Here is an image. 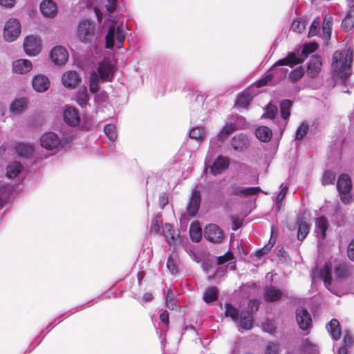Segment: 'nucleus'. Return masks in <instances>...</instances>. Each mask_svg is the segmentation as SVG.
Here are the masks:
<instances>
[{"mask_svg": "<svg viewBox=\"0 0 354 354\" xmlns=\"http://www.w3.org/2000/svg\"><path fill=\"white\" fill-rule=\"evenodd\" d=\"M257 138L261 142H269L272 136V130L266 126H260L255 131Z\"/></svg>", "mask_w": 354, "mask_h": 354, "instance_id": "c756f323", "label": "nucleus"}, {"mask_svg": "<svg viewBox=\"0 0 354 354\" xmlns=\"http://www.w3.org/2000/svg\"><path fill=\"white\" fill-rule=\"evenodd\" d=\"M233 255L231 252H227L224 255L220 256L217 258V263L218 265H223L227 261L232 259Z\"/></svg>", "mask_w": 354, "mask_h": 354, "instance_id": "bf43d9fd", "label": "nucleus"}, {"mask_svg": "<svg viewBox=\"0 0 354 354\" xmlns=\"http://www.w3.org/2000/svg\"><path fill=\"white\" fill-rule=\"evenodd\" d=\"M261 192L259 187H243L236 185L231 186L229 193L231 196H252L256 195Z\"/></svg>", "mask_w": 354, "mask_h": 354, "instance_id": "2eb2a0df", "label": "nucleus"}, {"mask_svg": "<svg viewBox=\"0 0 354 354\" xmlns=\"http://www.w3.org/2000/svg\"><path fill=\"white\" fill-rule=\"evenodd\" d=\"M333 21V17L330 14L324 16L322 25V37L324 40L328 41L330 38Z\"/></svg>", "mask_w": 354, "mask_h": 354, "instance_id": "a878e982", "label": "nucleus"}, {"mask_svg": "<svg viewBox=\"0 0 354 354\" xmlns=\"http://www.w3.org/2000/svg\"><path fill=\"white\" fill-rule=\"evenodd\" d=\"M168 203V198L165 193H162L159 196V205L161 209H163Z\"/></svg>", "mask_w": 354, "mask_h": 354, "instance_id": "e2e57ef3", "label": "nucleus"}, {"mask_svg": "<svg viewBox=\"0 0 354 354\" xmlns=\"http://www.w3.org/2000/svg\"><path fill=\"white\" fill-rule=\"evenodd\" d=\"M218 290L216 287L212 286L206 289L203 295V299L206 303H211L218 298Z\"/></svg>", "mask_w": 354, "mask_h": 354, "instance_id": "58836bf2", "label": "nucleus"}, {"mask_svg": "<svg viewBox=\"0 0 354 354\" xmlns=\"http://www.w3.org/2000/svg\"><path fill=\"white\" fill-rule=\"evenodd\" d=\"M23 166L17 161L9 163L6 168V176L8 178L12 179L17 177L22 171Z\"/></svg>", "mask_w": 354, "mask_h": 354, "instance_id": "bb28decb", "label": "nucleus"}, {"mask_svg": "<svg viewBox=\"0 0 354 354\" xmlns=\"http://www.w3.org/2000/svg\"><path fill=\"white\" fill-rule=\"evenodd\" d=\"M17 153L21 157H28L33 152V147L26 143H19L15 147Z\"/></svg>", "mask_w": 354, "mask_h": 354, "instance_id": "c9c22d12", "label": "nucleus"}, {"mask_svg": "<svg viewBox=\"0 0 354 354\" xmlns=\"http://www.w3.org/2000/svg\"><path fill=\"white\" fill-rule=\"evenodd\" d=\"M254 95L249 91H244L239 95L236 104L239 106L246 108L252 100Z\"/></svg>", "mask_w": 354, "mask_h": 354, "instance_id": "f704fd0d", "label": "nucleus"}, {"mask_svg": "<svg viewBox=\"0 0 354 354\" xmlns=\"http://www.w3.org/2000/svg\"><path fill=\"white\" fill-rule=\"evenodd\" d=\"M347 254L348 258L354 261V240L348 245Z\"/></svg>", "mask_w": 354, "mask_h": 354, "instance_id": "0e129e2a", "label": "nucleus"}, {"mask_svg": "<svg viewBox=\"0 0 354 354\" xmlns=\"http://www.w3.org/2000/svg\"><path fill=\"white\" fill-rule=\"evenodd\" d=\"M75 100L81 107L86 106L89 100V96L85 86L80 87L78 89L75 94Z\"/></svg>", "mask_w": 354, "mask_h": 354, "instance_id": "2f4dec72", "label": "nucleus"}, {"mask_svg": "<svg viewBox=\"0 0 354 354\" xmlns=\"http://www.w3.org/2000/svg\"><path fill=\"white\" fill-rule=\"evenodd\" d=\"M126 37L125 26L123 23L113 21L109 27L106 35V48L111 49L113 46L121 48Z\"/></svg>", "mask_w": 354, "mask_h": 354, "instance_id": "39448f33", "label": "nucleus"}, {"mask_svg": "<svg viewBox=\"0 0 354 354\" xmlns=\"http://www.w3.org/2000/svg\"><path fill=\"white\" fill-rule=\"evenodd\" d=\"M271 248H272V246L267 245L265 247H263V248H261V250H257L256 252V255L259 257H261L266 254L269 252V250H270Z\"/></svg>", "mask_w": 354, "mask_h": 354, "instance_id": "69168bd1", "label": "nucleus"}, {"mask_svg": "<svg viewBox=\"0 0 354 354\" xmlns=\"http://www.w3.org/2000/svg\"><path fill=\"white\" fill-rule=\"evenodd\" d=\"M21 32V24L15 19H9L5 24L3 28V37L8 42L15 41Z\"/></svg>", "mask_w": 354, "mask_h": 354, "instance_id": "6e6552de", "label": "nucleus"}, {"mask_svg": "<svg viewBox=\"0 0 354 354\" xmlns=\"http://www.w3.org/2000/svg\"><path fill=\"white\" fill-rule=\"evenodd\" d=\"M279 345L274 342H270L266 348L265 354H278Z\"/></svg>", "mask_w": 354, "mask_h": 354, "instance_id": "5fc2aeb1", "label": "nucleus"}, {"mask_svg": "<svg viewBox=\"0 0 354 354\" xmlns=\"http://www.w3.org/2000/svg\"><path fill=\"white\" fill-rule=\"evenodd\" d=\"M312 277L313 279L316 277H319L322 279L324 282L325 286L329 290V286L331 285V268L327 263L325 264L323 268L318 271L317 268H315L312 272Z\"/></svg>", "mask_w": 354, "mask_h": 354, "instance_id": "f3484780", "label": "nucleus"}, {"mask_svg": "<svg viewBox=\"0 0 354 354\" xmlns=\"http://www.w3.org/2000/svg\"><path fill=\"white\" fill-rule=\"evenodd\" d=\"M322 60L319 55H313L307 66V74L310 77H317L321 71Z\"/></svg>", "mask_w": 354, "mask_h": 354, "instance_id": "6ab92c4d", "label": "nucleus"}, {"mask_svg": "<svg viewBox=\"0 0 354 354\" xmlns=\"http://www.w3.org/2000/svg\"><path fill=\"white\" fill-rule=\"evenodd\" d=\"M166 304L168 308L174 310L176 305L175 295L171 289H168L166 294Z\"/></svg>", "mask_w": 354, "mask_h": 354, "instance_id": "de8ad7c7", "label": "nucleus"}, {"mask_svg": "<svg viewBox=\"0 0 354 354\" xmlns=\"http://www.w3.org/2000/svg\"><path fill=\"white\" fill-rule=\"evenodd\" d=\"M292 106V102L289 100H282L280 103L281 116L283 120H287L290 116V110Z\"/></svg>", "mask_w": 354, "mask_h": 354, "instance_id": "79ce46f5", "label": "nucleus"}, {"mask_svg": "<svg viewBox=\"0 0 354 354\" xmlns=\"http://www.w3.org/2000/svg\"><path fill=\"white\" fill-rule=\"evenodd\" d=\"M259 306V301L257 299L250 300L248 308L250 310H239L230 303L225 304V315L230 317L236 324L239 330H250L252 328L253 310H257Z\"/></svg>", "mask_w": 354, "mask_h": 354, "instance_id": "f03ea898", "label": "nucleus"}, {"mask_svg": "<svg viewBox=\"0 0 354 354\" xmlns=\"http://www.w3.org/2000/svg\"><path fill=\"white\" fill-rule=\"evenodd\" d=\"M178 260L177 259V255L174 252H173L172 254H171L169 256L167 262V268L168 270L172 274H175L178 273Z\"/></svg>", "mask_w": 354, "mask_h": 354, "instance_id": "4c0bfd02", "label": "nucleus"}, {"mask_svg": "<svg viewBox=\"0 0 354 354\" xmlns=\"http://www.w3.org/2000/svg\"><path fill=\"white\" fill-rule=\"evenodd\" d=\"M319 30V22L318 20H314L310 26L308 37L316 35Z\"/></svg>", "mask_w": 354, "mask_h": 354, "instance_id": "4d7b16f0", "label": "nucleus"}, {"mask_svg": "<svg viewBox=\"0 0 354 354\" xmlns=\"http://www.w3.org/2000/svg\"><path fill=\"white\" fill-rule=\"evenodd\" d=\"M32 84L36 91L43 93L49 88L50 81L46 76L37 75L33 77Z\"/></svg>", "mask_w": 354, "mask_h": 354, "instance_id": "5701e85b", "label": "nucleus"}, {"mask_svg": "<svg viewBox=\"0 0 354 354\" xmlns=\"http://www.w3.org/2000/svg\"><path fill=\"white\" fill-rule=\"evenodd\" d=\"M24 48L29 56H35L41 51V41L37 36L30 35L26 37Z\"/></svg>", "mask_w": 354, "mask_h": 354, "instance_id": "9d476101", "label": "nucleus"}, {"mask_svg": "<svg viewBox=\"0 0 354 354\" xmlns=\"http://www.w3.org/2000/svg\"><path fill=\"white\" fill-rule=\"evenodd\" d=\"M189 234L194 242H199L202 238L201 229L198 223H192L190 226Z\"/></svg>", "mask_w": 354, "mask_h": 354, "instance_id": "a19ab883", "label": "nucleus"}, {"mask_svg": "<svg viewBox=\"0 0 354 354\" xmlns=\"http://www.w3.org/2000/svg\"><path fill=\"white\" fill-rule=\"evenodd\" d=\"M189 136L192 139L203 140L205 138L206 132L203 127H195L189 131Z\"/></svg>", "mask_w": 354, "mask_h": 354, "instance_id": "37998d69", "label": "nucleus"}, {"mask_svg": "<svg viewBox=\"0 0 354 354\" xmlns=\"http://www.w3.org/2000/svg\"><path fill=\"white\" fill-rule=\"evenodd\" d=\"M337 188L342 203L344 204H349L352 199L350 194V192L352 188V182L348 174H344L339 176Z\"/></svg>", "mask_w": 354, "mask_h": 354, "instance_id": "0eeeda50", "label": "nucleus"}, {"mask_svg": "<svg viewBox=\"0 0 354 354\" xmlns=\"http://www.w3.org/2000/svg\"><path fill=\"white\" fill-rule=\"evenodd\" d=\"M77 37L83 43H89L95 37V24L88 19H82L77 27Z\"/></svg>", "mask_w": 354, "mask_h": 354, "instance_id": "423d86ee", "label": "nucleus"}, {"mask_svg": "<svg viewBox=\"0 0 354 354\" xmlns=\"http://www.w3.org/2000/svg\"><path fill=\"white\" fill-rule=\"evenodd\" d=\"M104 131L109 140L115 141L117 139L116 127L114 124H109L106 125L104 128Z\"/></svg>", "mask_w": 354, "mask_h": 354, "instance_id": "c03bdc74", "label": "nucleus"}, {"mask_svg": "<svg viewBox=\"0 0 354 354\" xmlns=\"http://www.w3.org/2000/svg\"><path fill=\"white\" fill-rule=\"evenodd\" d=\"M296 317L301 329L307 330L310 327L312 324L311 317L306 308L303 307L298 308L296 312Z\"/></svg>", "mask_w": 354, "mask_h": 354, "instance_id": "dca6fc26", "label": "nucleus"}, {"mask_svg": "<svg viewBox=\"0 0 354 354\" xmlns=\"http://www.w3.org/2000/svg\"><path fill=\"white\" fill-rule=\"evenodd\" d=\"M288 188L287 186H284L281 189L280 192L278 194V195L277 196V198H276L277 204L276 205H277L278 209L280 208V203L282 202V201L285 198L286 193L288 192Z\"/></svg>", "mask_w": 354, "mask_h": 354, "instance_id": "13d9d810", "label": "nucleus"}, {"mask_svg": "<svg viewBox=\"0 0 354 354\" xmlns=\"http://www.w3.org/2000/svg\"><path fill=\"white\" fill-rule=\"evenodd\" d=\"M231 145L234 149L243 151L248 147V138L243 134L236 135L232 138Z\"/></svg>", "mask_w": 354, "mask_h": 354, "instance_id": "cd10ccee", "label": "nucleus"}, {"mask_svg": "<svg viewBox=\"0 0 354 354\" xmlns=\"http://www.w3.org/2000/svg\"><path fill=\"white\" fill-rule=\"evenodd\" d=\"M326 328L333 339L337 340L340 338L341 329L339 328V323L336 319H331L327 324Z\"/></svg>", "mask_w": 354, "mask_h": 354, "instance_id": "7c9ffc66", "label": "nucleus"}, {"mask_svg": "<svg viewBox=\"0 0 354 354\" xmlns=\"http://www.w3.org/2000/svg\"><path fill=\"white\" fill-rule=\"evenodd\" d=\"M283 292L275 287L270 286L265 290V299L268 301H275L281 299Z\"/></svg>", "mask_w": 354, "mask_h": 354, "instance_id": "72a5a7b5", "label": "nucleus"}, {"mask_svg": "<svg viewBox=\"0 0 354 354\" xmlns=\"http://www.w3.org/2000/svg\"><path fill=\"white\" fill-rule=\"evenodd\" d=\"M32 63L28 59H19L12 63V71L15 73L24 74L32 70Z\"/></svg>", "mask_w": 354, "mask_h": 354, "instance_id": "393cba45", "label": "nucleus"}, {"mask_svg": "<svg viewBox=\"0 0 354 354\" xmlns=\"http://www.w3.org/2000/svg\"><path fill=\"white\" fill-rule=\"evenodd\" d=\"M41 14L48 18L54 17L57 13V5L53 0H44L40 3Z\"/></svg>", "mask_w": 354, "mask_h": 354, "instance_id": "412c9836", "label": "nucleus"}, {"mask_svg": "<svg viewBox=\"0 0 354 354\" xmlns=\"http://www.w3.org/2000/svg\"><path fill=\"white\" fill-rule=\"evenodd\" d=\"M41 146L47 150H56L61 145L59 137L54 132H46L40 138Z\"/></svg>", "mask_w": 354, "mask_h": 354, "instance_id": "1a4fd4ad", "label": "nucleus"}, {"mask_svg": "<svg viewBox=\"0 0 354 354\" xmlns=\"http://www.w3.org/2000/svg\"><path fill=\"white\" fill-rule=\"evenodd\" d=\"M353 52L348 49L344 54L341 51H335L333 55L332 66L337 75L346 78L351 75V65L353 62Z\"/></svg>", "mask_w": 354, "mask_h": 354, "instance_id": "20e7f679", "label": "nucleus"}, {"mask_svg": "<svg viewBox=\"0 0 354 354\" xmlns=\"http://www.w3.org/2000/svg\"><path fill=\"white\" fill-rule=\"evenodd\" d=\"M308 131V126L305 123H302L297 129L296 131V139L302 140L306 135Z\"/></svg>", "mask_w": 354, "mask_h": 354, "instance_id": "603ef678", "label": "nucleus"}, {"mask_svg": "<svg viewBox=\"0 0 354 354\" xmlns=\"http://www.w3.org/2000/svg\"><path fill=\"white\" fill-rule=\"evenodd\" d=\"M302 348L305 352H308L315 354L317 351V347L313 344L308 339L304 340L302 344Z\"/></svg>", "mask_w": 354, "mask_h": 354, "instance_id": "8fccbe9b", "label": "nucleus"}, {"mask_svg": "<svg viewBox=\"0 0 354 354\" xmlns=\"http://www.w3.org/2000/svg\"><path fill=\"white\" fill-rule=\"evenodd\" d=\"M161 215L157 214L152 221L151 230L154 231L156 233H161Z\"/></svg>", "mask_w": 354, "mask_h": 354, "instance_id": "09e8293b", "label": "nucleus"}, {"mask_svg": "<svg viewBox=\"0 0 354 354\" xmlns=\"http://www.w3.org/2000/svg\"><path fill=\"white\" fill-rule=\"evenodd\" d=\"M328 225V221L324 216H320L316 218L315 233L317 239L324 240L326 238V232Z\"/></svg>", "mask_w": 354, "mask_h": 354, "instance_id": "4be33fe9", "label": "nucleus"}, {"mask_svg": "<svg viewBox=\"0 0 354 354\" xmlns=\"http://www.w3.org/2000/svg\"><path fill=\"white\" fill-rule=\"evenodd\" d=\"M229 165L230 159L220 156L209 166L210 173L214 176L219 175L227 169Z\"/></svg>", "mask_w": 354, "mask_h": 354, "instance_id": "4468645a", "label": "nucleus"}, {"mask_svg": "<svg viewBox=\"0 0 354 354\" xmlns=\"http://www.w3.org/2000/svg\"><path fill=\"white\" fill-rule=\"evenodd\" d=\"M317 48V44L315 42H311L304 46L301 57L297 56L295 53L288 55L286 58L281 59L277 62L275 64L270 68V73L267 75L264 78L259 80L257 84L258 87L263 86L270 82L274 75L281 73L282 75H286L287 70L279 68V66L289 65L292 66L295 64H299L306 57V56L315 51Z\"/></svg>", "mask_w": 354, "mask_h": 354, "instance_id": "f257e3e1", "label": "nucleus"}, {"mask_svg": "<svg viewBox=\"0 0 354 354\" xmlns=\"http://www.w3.org/2000/svg\"><path fill=\"white\" fill-rule=\"evenodd\" d=\"M263 330L269 333H273L275 330V326L274 324V322L270 319L266 320L263 323L262 325Z\"/></svg>", "mask_w": 354, "mask_h": 354, "instance_id": "6e6d98bb", "label": "nucleus"}, {"mask_svg": "<svg viewBox=\"0 0 354 354\" xmlns=\"http://www.w3.org/2000/svg\"><path fill=\"white\" fill-rule=\"evenodd\" d=\"M205 237L213 243H220L223 239L222 230L216 224H209L204 230Z\"/></svg>", "mask_w": 354, "mask_h": 354, "instance_id": "9b49d317", "label": "nucleus"}, {"mask_svg": "<svg viewBox=\"0 0 354 354\" xmlns=\"http://www.w3.org/2000/svg\"><path fill=\"white\" fill-rule=\"evenodd\" d=\"M115 66L109 59H104L97 64L96 71L90 73L89 91L96 93L100 89V81L111 82L114 76Z\"/></svg>", "mask_w": 354, "mask_h": 354, "instance_id": "7ed1b4c3", "label": "nucleus"}, {"mask_svg": "<svg viewBox=\"0 0 354 354\" xmlns=\"http://www.w3.org/2000/svg\"><path fill=\"white\" fill-rule=\"evenodd\" d=\"M162 234L166 238V241L170 245L175 244L176 240L178 236L177 232L170 224L166 223L162 230Z\"/></svg>", "mask_w": 354, "mask_h": 354, "instance_id": "c85d7f7f", "label": "nucleus"}, {"mask_svg": "<svg viewBox=\"0 0 354 354\" xmlns=\"http://www.w3.org/2000/svg\"><path fill=\"white\" fill-rule=\"evenodd\" d=\"M298 232L297 239L299 241H304L310 231V225L305 221L299 220L297 222Z\"/></svg>", "mask_w": 354, "mask_h": 354, "instance_id": "e433bc0d", "label": "nucleus"}, {"mask_svg": "<svg viewBox=\"0 0 354 354\" xmlns=\"http://www.w3.org/2000/svg\"><path fill=\"white\" fill-rule=\"evenodd\" d=\"M306 28V22L301 19H295L291 24V30L301 33Z\"/></svg>", "mask_w": 354, "mask_h": 354, "instance_id": "49530a36", "label": "nucleus"}, {"mask_svg": "<svg viewBox=\"0 0 354 354\" xmlns=\"http://www.w3.org/2000/svg\"><path fill=\"white\" fill-rule=\"evenodd\" d=\"M201 201V192L198 190H193L187 207V212L189 215L191 216L196 215L200 207Z\"/></svg>", "mask_w": 354, "mask_h": 354, "instance_id": "a211bd4d", "label": "nucleus"}, {"mask_svg": "<svg viewBox=\"0 0 354 354\" xmlns=\"http://www.w3.org/2000/svg\"><path fill=\"white\" fill-rule=\"evenodd\" d=\"M80 81L81 79L79 74L75 71H66L62 75V82L63 85L69 89L76 88Z\"/></svg>", "mask_w": 354, "mask_h": 354, "instance_id": "ddd939ff", "label": "nucleus"}, {"mask_svg": "<svg viewBox=\"0 0 354 354\" xmlns=\"http://www.w3.org/2000/svg\"><path fill=\"white\" fill-rule=\"evenodd\" d=\"M277 113V107L270 103L266 106L265 113L263 114L262 118L274 119Z\"/></svg>", "mask_w": 354, "mask_h": 354, "instance_id": "a18cd8bd", "label": "nucleus"}, {"mask_svg": "<svg viewBox=\"0 0 354 354\" xmlns=\"http://www.w3.org/2000/svg\"><path fill=\"white\" fill-rule=\"evenodd\" d=\"M160 320L166 325L169 324V313L167 310H165L160 315Z\"/></svg>", "mask_w": 354, "mask_h": 354, "instance_id": "774afa93", "label": "nucleus"}, {"mask_svg": "<svg viewBox=\"0 0 354 354\" xmlns=\"http://www.w3.org/2000/svg\"><path fill=\"white\" fill-rule=\"evenodd\" d=\"M235 124L232 123L226 124L218 135V140L223 141L227 136L236 130Z\"/></svg>", "mask_w": 354, "mask_h": 354, "instance_id": "ea45409f", "label": "nucleus"}, {"mask_svg": "<svg viewBox=\"0 0 354 354\" xmlns=\"http://www.w3.org/2000/svg\"><path fill=\"white\" fill-rule=\"evenodd\" d=\"M64 120L68 125L76 127L80 124V118L76 109L68 106L63 113Z\"/></svg>", "mask_w": 354, "mask_h": 354, "instance_id": "aec40b11", "label": "nucleus"}, {"mask_svg": "<svg viewBox=\"0 0 354 354\" xmlns=\"http://www.w3.org/2000/svg\"><path fill=\"white\" fill-rule=\"evenodd\" d=\"M27 101L25 98L15 100L10 104V110L12 113L20 114L25 111Z\"/></svg>", "mask_w": 354, "mask_h": 354, "instance_id": "473e14b6", "label": "nucleus"}, {"mask_svg": "<svg viewBox=\"0 0 354 354\" xmlns=\"http://www.w3.org/2000/svg\"><path fill=\"white\" fill-rule=\"evenodd\" d=\"M335 179V174L330 171H326L322 177L323 185L333 184Z\"/></svg>", "mask_w": 354, "mask_h": 354, "instance_id": "3c124183", "label": "nucleus"}, {"mask_svg": "<svg viewBox=\"0 0 354 354\" xmlns=\"http://www.w3.org/2000/svg\"><path fill=\"white\" fill-rule=\"evenodd\" d=\"M304 75V70L301 67H298L293 70L289 75L290 78L296 82L300 80Z\"/></svg>", "mask_w": 354, "mask_h": 354, "instance_id": "864d4df0", "label": "nucleus"}, {"mask_svg": "<svg viewBox=\"0 0 354 354\" xmlns=\"http://www.w3.org/2000/svg\"><path fill=\"white\" fill-rule=\"evenodd\" d=\"M351 5L349 3V10L342 22V28L348 32L354 28V0H352Z\"/></svg>", "mask_w": 354, "mask_h": 354, "instance_id": "b1692460", "label": "nucleus"}, {"mask_svg": "<svg viewBox=\"0 0 354 354\" xmlns=\"http://www.w3.org/2000/svg\"><path fill=\"white\" fill-rule=\"evenodd\" d=\"M344 342L346 346H350L353 344V337L348 332L344 335Z\"/></svg>", "mask_w": 354, "mask_h": 354, "instance_id": "338daca9", "label": "nucleus"}, {"mask_svg": "<svg viewBox=\"0 0 354 354\" xmlns=\"http://www.w3.org/2000/svg\"><path fill=\"white\" fill-rule=\"evenodd\" d=\"M336 275L339 278H343L347 275V270L344 266L340 265L336 268Z\"/></svg>", "mask_w": 354, "mask_h": 354, "instance_id": "052dcab7", "label": "nucleus"}, {"mask_svg": "<svg viewBox=\"0 0 354 354\" xmlns=\"http://www.w3.org/2000/svg\"><path fill=\"white\" fill-rule=\"evenodd\" d=\"M50 56L55 64L62 66L68 61V53L65 48L57 46L51 50Z\"/></svg>", "mask_w": 354, "mask_h": 354, "instance_id": "f8f14e48", "label": "nucleus"}, {"mask_svg": "<svg viewBox=\"0 0 354 354\" xmlns=\"http://www.w3.org/2000/svg\"><path fill=\"white\" fill-rule=\"evenodd\" d=\"M106 10L109 13H113L116 8L117 0H106Z\"/></svg>", "mask_w": 354, "mask_h": 354, "instance_id": "680f3d73", "label": "nucleus"}]
</instances>
